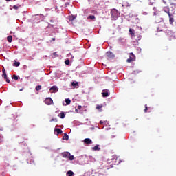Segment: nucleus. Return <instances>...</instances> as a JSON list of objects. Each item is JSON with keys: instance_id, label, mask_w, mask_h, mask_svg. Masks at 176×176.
Returning <instances> with one entry per match:
<instances>
[{"instance_id": "nucleus-20", "label": "nucleus", "mask_w": 176, "mask_h": 176, "mask_svg": "<svg viewBox=\"0 0 176 176\" xmlns=\"http://www.w3.org/2000/svg\"><path fill=\"white\" fill-rule=\"evenodd\" d=\"M12 79H14L15 80H19V76L14 74L12 76Z\"/></svg>"}, {"instance_id": "nucleus-43", "label": "nucleus", "mask_w": 176, "mask_h": 176, "mask_svg": "<svg viewBox=\"0 0 176 176\" xmlns=\"http://www.w3.org/2000/svg\"><path fill=\"white\" fill-rule=\"evenodd\" d=\"M52 27H54V25H52Z\"/></svg>"}, {"instance_id": "nucleus-42", "label": "nucleus", "mask_w": 176, "mask_h": 176, "mask_svg": "<svg viewBox=\"0 0 176 176\" xmlns=\"http://www.w3.org/2000/svg\"><path fill=\"white\" fill-rule=\"evenodd\" d=\"M153 10H156V8L154 7V8H153Z\"/></svg>"}, {"instance_id": "nucleus-41", "label": "nucleus", "mask_w": 176, "mask_h": 176, "mask_svg": "<svg viewBox=\"0 0 176 176\" xmlns=\"http://www.w3.org/2000/svg\"><path fill=\"white\" fill-rule=\"evenodd\" d=\"M54 21H53V20H51V21H50V23H54Z\"/></svg>"}, {"instance_id": "nucleus-6", "label": "nucleus", "mask_w": 176, "mask_h": 176, "mask_svg": "<svg viewBox=\"0 0 176 176\" xmlns=\"http://www.w3.org/2000/svg\"><path fill=\"white\" fill-rule=\"evenodd\" d=\"M45 104H46V105H53V100L51 98H47L45 100Z\"/></svg>"}, {"instance_id": "nucleus-18", "label": "nucleus", "mask_w": 176, "mask_h": 176, "mask_svg": "<svg viewBox=\"0 0 176 176\" xmlns=\"http://www.w3.org/2000/svg\"><path fill=\"white\" fill-rule=\"evenodd\" d=\"M72 86H73V87H76V86H79V82H73L72 83Z\"/></svg>"}, {"instance_id": "nucleus-8", "label": "nucleus", "mask_w": 176, "mask_h": 176, "mask_svg": "<svg viewBox=\"0 0 176 176\" xmlns=\"http://www.w3.org/2000/svg\"><path fill=\"white\" fill-rule=\"evenodd\" d=\"M83 142L84 144H86V145H90V144H93V141L90 138H86Z\"/></svg>"}, {"instance_id": "nucleus-19", "label": "nucleus", "mask_w": 176, "mask_h": 176, "mask_svg": "<svg viewBox=\"0 0 176 176\" xmlns=\"http://www.w3.org/2000/svg\"><path fill=\"white\" fill-rule=\"evenodd\" d=\"M14 67H19L20 65V62H17L15 60V62L13 64Z\"/></svg>"}, {"instance_id": "nucleus-26", "label": "nucleus", "mask_w": 176, "mask_h": 176, "mask_svg": "<svg viewBox=\"0 0 176 176\" xmlns=\"http://www.w3.org/2000/svg\"><path fill=\"white\" fill-rule=\"evenodd\" d=\"M144 112L145 113H146V112H148V105H145V109H144Z\"/></svg>"}, {"instance_id": "nucleus-3", "label": "nucleus", "mask_w": 176, "mask_h": 176, "mask_svg": "<svg viewBox=\"0 0 176 176\" xmlns=\"http://www.w3.org/2000/svg\"><path fill=\"white\" fill-rule=\"evenodd\" d=\"M2 72H3L2 77L4 78L7 83H10V80L8 78V75L6 74V70L5 69V67L3 68Z\"/></svg>"}, {"instance_id": "nucleus-25", "label": "nucleus", "mask_w": 176, "mask_h": 176, "mask_svg": "<svg viewBox=\"0 0 176 176\" xmlns=\"http://www.w3.org/2000/svg\"><path fill=\"white\" fill-rule=\"evenodd\" d=\"M65 64L66 65H69V59H67L65 61Z\"/></svg>"}, {"instance_id": "nucleus-31", "label": "nucleus", "mask_w": 176, "mask_h": 176, "mask_svg": "<svg viewBox=\"0 0 176 176\" xmlns=\"http://www.w3.org/2000/svg\"><path fill=\"white\" fill-rule=\"evenodd\" d=\"M74 19H75V16H72L70 17V20H72V21L74 20Z\"/></svg>"}, {"instance_id": "nucleus-1", "label": "nucleus", "mask_w": 176, "mask_h": 176, "mask_svg": "<svg viewBox=\"0 0 176 176\" xmlns=\"http://www.w3.org/2000/svg\"><path fill=\"white\" fill-rule=\"evenodd\" d=\"M60 156H63L65 159H69V160H74L75 159V157L71 155V153L69 152L61 153Z\"/></svg>"}, {"instance_id": "nucleus-29", "label": "nucleus", "mask_w": 176, "mask_h": 176, "mask_svg": "<svg viewBox=\"0 0 176 176\" xmlns=\"http://www.w3.org/2000/svg\"><path fill=\"white\" fill-rule=\"evenodd\" d=\"M3 142V137L0 136V142Z\"/></svg>"}, {"instance_id": "nucleus-16", "label": "nucleus", "mask_w": 176, "mask_h": 176, "mask_svg": "<svg viewBox=\"0 0 176 176\" xmlns=\"http://www.w3.org/2000/svg\"><path fill=\"white\" fill-rule=\"evenodd\" d=\"M13 39V37L12 36H8L7 37V41L8 42H9L10 43H12V40Z\"/></svg>"}, {"instance_id": "nucleus-15", "label": "nucleus", "mask_w": 176, "mask_h": 176, "mask_svg": "<svg viewBox=\"0 0 176 176\" xmlns=\"http://www.w3.org/2000/svg\"><path fill=\"white\" fill-rule=\"evenodd\" d=\"M63 140H65L66 141H68V140H69V136H68L67 133H65L63 137Z\"/></svg>"}, {"instance_id": "nucleus-9", "label": "nucleus", "mask_w": 176, "mask_h": 176, "mask_svg": "<svg viewBox=\"0 0 176 176\" xmlns=\"http://www.w3.org/2000/svg\"><path fill=\"white\" fill-rule=\"evenodd\" d=\"M52 90H53L52 93H57V91H58V87H57V86H52L50 89V91H52Z\"/></svg>"}, {"instance_id": "nucleus-4", "label": "nucleus", "mask_w": 176, "mask_h": 176, "mask_svg": "<svg viewBox=\"0 0 176 176\" xmlns=\"http://www.w3.org/2000/svg\"><path fill=\"white\" fill-rule=\"evenodd\" d=\"M135 60V55L133 53H130L129 58L126 60L127 63H131V61H134Z\"/></svg>"}, {"instance_id": "nucleus-40", "label": "nucleus", "mask_w": 176, "mask_h": 176, "mask_svg": "<svg viewBox=\"0 0 176 176\" xmlns=\"http://www.w3.org/2000/svg\"><path fill=\"white\" fill-rule=\"evenodd\" d=\"M163 2H164V3H165V5H166V1L163 0Z\"/></svg>"}, {"instance_id": "nucleus-30", "label": "nucleus", "mask_w": 176, "mask_h": 176, "mask_svg": "<svg viewBox=\"0 0 176 176\" xmlns=\"http://www.w3.org/2000/svg\"><path fill=\"white\" fill-rule=\"evenodd\" d=\"M13 9L17 10L19 9V7L17 6H14Z\"/></svg>"}, {"instance_id": "nucleus-7", "label": "nucleus", "mask_w": 176, "mask_h": 176, "mask_svg": "<svg viewBox=\"0 0 176 176\" xmlns=\"http://www.w3.org/2000/svg\"><path fill=\"white\" fill-rule=\"evenodd\" d=\"M106 57H107V58H115V55L113 54V53H112V52L109 51L107 52H106Z\"/></svg>"}, {"instance_id": "nucleus-12", "label": "nucleus", "mask_w": 176, "mask_h": 176, "mask_svg": "<svg viewBox=\"0 0 176 176\" xmlns=\"http://www.w3.org/2000/svg\"><path fill=\"white\" fill-rule=\"evenodd\" d=\"M102 97H108L109 96V93L108 92V90H103L102 91Z\"/></svg>"}, {"instance_id": "nucleus-14", "label": "nucleus", "mask_w": 176, "mask_h": 176, "mask_svg": "<svg viewBox=\"0 0 176 176\" xmlns=\"http://www.w3.org/2000/svg\"><path fill=\"white\" fill-rule=\"evenodd\" d=\"M87 20H93L94 21V20H96V16L94 15H89V16H87Z\"/></svg>"}, {"instance_id": "nucleus-33", "label": "nucleus", "mask_w": 176, "mask_h": 176, "mask_svg": "<svg viewBox=\"0 0 176 176\" xmlns=\"http://www.w3.org/2000/svg\"><path fill=\"white\" fill-rule=\"evenodd\" d=\"M81 108H82V106L79 105V106H78L77 109H80Z\"/></svg>"}, {"instance_id": "nucleus-23", "label": "nucleus", "mask_w": 176, "mask_h": 176, "mask_svg": "<svg viewBox=\"0 0 176 176\" xmlns=\"http://www.w3.org/2000/svg\"><path fill=\"white\" fill-rule=\"evenodd\" d=\"M65 102H66L67 105H69V104H71V100L65 99Z\"/></svg>"}, {"instance_id": "nucleus-37", "label": "nucleus", "mask_w": 176, "mask_h": 176, "mask_svg": "<svg viewBox=\"0 0 176 176\" xmlns=\"http://www.w3.org/2000/svg\"><path fill=\"white\" fill-rule=\"evenodd\" d=\"M78 109H76V108L75 109V111H76V113H78Z\"/></svg>"}, {"instance_id": "nucleus-24", "label": "nucleus", "mask_w": 176, "mask_h": 176, "mask_svg": "<svg viewBox=\"0 0 176 176\" xmlns=\"http://www.w3.org/2000/svg\"><path fill=\"white\" fill-rule=\"evenodd\" d=\"M64 118H65V114L64 113V112H61L60 113V119H64Z\"/></svg>"}, {"instance_id": "nucleus-10", "label": "nucleus", "mask_w": 176, "mask_h": 176, "mask_svg": "<svg viewBox=\"0 0 176 176\" xmlns=\"http://www.w3.org/2000/svg\"><path fill=\"white\" fill-rule=\"evenodd\" d=\"M164 12H165V13H167L168 16H170V14H172L171 12H170V8L168 7H164Z\"/></svg>"}, {"instance_id": "nucleus-21", "label": "nucleus", "mask_w": 176, "mask_h": 176, "mask_svg": "<svg viewBox=\"0 0 176 176\" xmlns=\"http://www.w3.org/2000/svg\"><path fill=\"white\" fill-rule=\"evenodd\" d=\"M93 149L94 151H100V147L98 145H96L93 148Z\"/></svg>"}, {"instance_id": "nucleus-22", "label": "nucleus", "mask_w": 176, "mask_h": 176, "mask_svg": "<svg viewBox=\"0 0 176 176\" xmlns=\"http://www.w3.org/2000/svg\"><path fill=\"white\" fill-rule=\"evenodd\" d=\"M41 89H42V86H41V85H38L36 87V90L37 91H39V90H41Z\"/></svg>"}, {"instance_id": "nucleus-39", "label": "nucleus", "mask_w": 176, "mask_h": 176, "mask_svg": "<svg viewBox=\"0 0 176 176\" xmlns=\"http://www.w3.org/2000/svg\"><path fill=\"white\" fill-rule=\"evenodd\" d=\"M12 0H6L7 2H10Z\"/></svg>"}, {"instance_id": "nucleus-2", "label": "nucleus", "mask_w": 176, "mask_h": 176, "mask_svg": "<svg viewBox=\"0 0 176 176\" xmlns=\"http://www.w3.org/2000/svg\"><path fill=\"white\" fill-rule=\"evenodd\" d=\"M111 19L113 20H116L119 16H120V13L116 9H113L111 11Z\"/></svg>"}, {"instance_id": "nucleus-5", "label": "nucleus", "mask_w": 176, "mask_h": 176, "mask_svg": "<svg viewBox=\"0 0 176 176\" xmlns=\"http://www.w3.org/2000/svg\"><path fill=\"white\" fill-rule=\"evenodd\" d=\"M169 23L170 25H173L174 23V21H175V19H174V14H169Z\"/></svg>"}, {"instance_id": "nucleus-11", "label": "nucleus", "mask_w": 176, "mask_h": 176, "mask_svg": "<svg viewBox=\"0 0 176 176\" xmlns=\"http://www.w3.org/2000/svg\"><path fill=\"white\" fill-rule=\"evenodd\" d=\"M129 33H130L131 38H134L135 36V33L134 32V29L130 28Z\"/></svg>"}, {"instance_id": "nucleus-38", "label": "nucleus", "mask_w": 176, "mask_h": 176, "mask_svg": "<svg viewBox=\"0 0 176 176\" xmlns=\"http://www.w3.org/2000/svg\"><path fill=\"white\" fill-rule=\"evenodd\" d=\"M52 41H56V38H52Z\"/></svg>"}, {"instance_id": "nucleus-27", "label": "nucleus", "mask_w": 176, "mask_h": 176, "mask_svg": "<svg viewBox=\"0 0 176 176\" xmlns=\"http://www.w3.org/2000/svg\"><path fill=\"white\" fill-rule=\"evenodd\" d=\"M101 108H102V106H101V105H100V104H98V105L96 106V109H98V110L101 109Z\"/></svg>"}, {"instance_id": "nucleus-13", "label": "nucleus", "mask_w": 176, "mask_h": 176, "mask_svg": "<svg viewBox=\"0 0 176 176\" xmlns=\"http://www.w3.org/2000/svg\"><path fill=\"white\" fill-rule=\"evenodd\" d=\"M54 131H56L57 135H58V134H63V131L60 129L56 128L54 129Z\"/></svg>"}, {"instance_id": "nucleus-32", "label": "nucleus", "mask_w": 176, "mask_h": 176, "mask_svg": "<svg viewBox=\"0 0 176 176\" xmlns=\"http://www.w3.org/2000/svg\"><path fill=\"white\" fill-rule=\"evenodd\" d=\"M92 13H94V14H96V13H97V11H96V10H94V11H92Z\"/></svg>"}, {"instance_id": "nucleus-17", "label": "nucleus", "mask_w": 176, "mask_h": 176, "mask_svg": "<svg viewBox=\"0 0 176 176\" xmlns=\"http://www.w3.org/2000/svg\"><path fill=\"white\" fill-rule=\"evenodd\" d=\"M135 36H136V38H135V39L137 40V41H141V34H136V35H135Z\"/></svg>"}, {"instance_id": "nucleus-28", "label": "nucleus", "mask_w": 176, "mask_h": 176, "mask_svg": "<svg viewBox=\"0 0 176 176\" xmlns=\"http://www.w3.org/2000/svg\"><path fill=\"white\" fill-rule=\"evenodd\" d=\"M57 118H52L50 120V122H57Z\"/></svg>"}, {"instance_id": "nucleus-34", "label": "nucleus", "mask_w": 176, "mask_h": 176, "mask_svg": "<svg viewBox=\"0 0 176 176\" xmlns=\"http://www.w3.org/2000/svg\"><path fill=\"white\" fill-rule=\"evenodd\" d=\"M53 55H54V56H57V52H54V53H53Z\"/></svg>"}, {"instance_id": "nucleus-36", "label": "nucleus", "mask_w": 176, "mask_h": 176, "mask_svg": "<svg viewBox=\"0 0 176 176\" xmlns=\"http://www.w3.org/2000/svg\"><path fill=\"white\" fill-rule=\"evenodd\" d=\"M24 90V88H22L21 89H19V91H23Z\"/></svg>"}, {"instance_id": "nucleus-35", "label": "nucleus", "mask_w": 176, "mask_h": 176, "mask_svg": "<svg viewBox=\"0 0 176 176\" xmlns=\"http://www.w3.org/2000/svg\"><path fill=\"white\" fill-rule=\"evenodd\" d=\"M100 124H104V122L100 121Z\"/></svg>"}]
</instances>
